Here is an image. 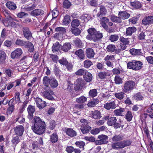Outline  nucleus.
Listing matches in <instances>:
<instances>
[{"label": "nucleus", "mask_w": 153, "mask_h": 153, "mask_svg": "<svg viewBox=\"0 0 153 153\" xmlns=\"http://www.w3.org/2000/svg\"><path fill=\"white\" fill-rule=\"evenodd\" d=\"M75 54L81 59H83L85 57L83 51L82 50L80 49L76 51Z\"/></svg>", "instance_id": "nucleus-34"}, {"label": "nucleus", "mask_w": 153, "mask_h": 153, "mask_svg": "<svg viewBox=\"0 0 153 153\" xmlns=\"http://www.w3.org/2000/svg\"><path fill=\"white\" fill-rule=\"evenodd\" d=\"M130 53L132 55H141V50L140 49H136L132 48L130 50Z\"/></svg>", "instance_id": "nucleus-29"}, {"label": "nucleus", "mask_w": 153, "mask_h": 153, "mask_svg": "<svg viewBox=\"0 0 153 153\" xmlns=\"http://www.w3.org/2000/svg\"><path fill=\"white\" fill-rule=\"evenodd\" d=\"M71 5V4L69 1L68 0H64L63 3V6L64 8H69Z\"/></svg>", "instance_id": "nucleus-58"}, {"label": "nucleus", "mask_w": 153, "mask_h": 153, "mask_svg": "<svg viewBox=\"0 0 153 153\" xmlns=\"http://www.w3.org/2000/svg\"><path fill=\"white\" fill-rule=\"evenodd\" d=\"M74 44L76 46L79 48H81L82 46V43L81 40L79 38H77L74 40Z\"/></svg>", "instance_id": "nucleus-36"}, {"label": "nucleus", "mask_w": 153, "mask_h": 153, "mask_svg": "<svg viewBox=\"0 0 153 153\" xmlns=\"http://www.w3.org/2000/svg\"><path fill=\"white\" fill-rule=\"evenodd\" d=\"M120 142L122 149L125 147L130 146L132 143L130 140H124L123 141Z\"/></svg>", "instance_id": "nucleus-31"}, {"label": "nucleus", "mask_w": 153, "mask_h": 153, "mask_svg": "<svg viewBox=\"0 0 153 153\" xmlns=\"http://www.w3.org/2000/svg\"><path fill=\"white\" fill-rule=\"evenodd\" d=\"M131 5L132 7L136 9L140 8L141 7V3L138 1L131 2Z\"/></svg>", "instance_id": "nucleus-38"}, {"label": "nucleus", "mask_w": 153, "mask_h": 153, "mask_svg": "<svg viewBox=\"0 0 153 153\" xmlns=\"http://www.w3.org/2000/svg\"><path fill=\"white\" fill-rule=\"evenodd\" d=\"M35 101L36 103L37 107L39 109L42 108L46 106L45 102L42 101L41 99L39 98H36L35 100Z\"/></svg>", "instance_id": "nucleus-13"}, {"label": "nucleus", "mask_w": 153, "mask_h": 153, "mask_svg": "<svg viewBox=\"0 0 153 153\" xmlns=\"http://www.w3.org/2000/svg\"><path fill=\"white\" fill-rule=\"evenodd\" d=\"M55 31H56L59 32L61 33H64L66 32V30L64 27H58L56 28Z\"/></svg>", "instance_id": "nucleus-62"}, {"label": "nucleus", "mask_w": 153, "mask_h": 153, "mask_svg": "<svg viewBox=\"0 0 153 153\" xmlns=\"http://www.w3.org/2000/svg\"><path fill=\"white\" fill-rule=\"evenodd\" d=\"M61 46L59 42H56L53 45L52 47V51L53 53L59 51L61 48Z\"/></svg>", "instance_id": "nucleus-19"}, {"label": "nucleus", "mask_w": 153, "mask_h": 153, "mask_svg": "<svg viewBox=\"0 0 153 153\" xmlns=\"http://www.w3.org/2000/svg\"><path fill=\"white\" fill-rule=\"evenodd\" d=\"M88 32L89 34L86 36L87 39L90 40H92L93 36L97 33L96 30L94 28H90L88 29Z\"/></svg>", "instance_id": "nucleus-12"}, {"label": "nucleus", "mask_w": 153, "mask_h": 153, "mask_svg": "<svg viewBox=\"0 0 153 153\" xmlns=\"http://www.w3.org/2000/svg\"><path fill=\"white\" fill-rule=\"evenodd\" d=\"M120 142H116L112 143L111 144V147L112 149H117L121 148Z\"/></svg>", "instance_id": "nucleus-30"}, {"label": "nucleus", "mask_w": 153, "mask_h": 153, "mask_svg": "<svg viewBox=\"0 0 153 153\" xmlns=\"http://www.w3.org/2000/svg\"><path fill=\"white\" fill-rule=\"evenodd\" d=\"M117 102V101L115 100L106 103L104 105V107L107 110L114 109L118 106Z\"/></svg>", "instance_id": "nucleus-8"}, {"label": "nucleus", "mask_w": 153, "mask_h": 153, "mask_svg": "<svg viewBox=\"0 0 153 153\" xmlns=\"http://www.w3.org/2000/svg\"><path fill=\"white\" fill-rule=\"evenodd\" d=\"M124 108H120L119 109L115 110L114 112L116 116H122L124 115Z\"/></svg>", "instance_id": "nucleus-32"}, {"label": "nucleus", "mask_w": 153, "mask_h": 153, "mask_svg": "<svg viewBox=\"0 0 153 153\" xmlns=\"http://www.w3.org/2000/svg\"><path fill=\"white\" fill-rule=\"evenodd\" d=\"M99 102L98 100H93L89 102L88 104V105L89 107H94Z\"/></svg>", "instance_id": "nucleus-51"}, {"label": "nucleus", "mask_w": 153, "mask_h": 153, "mask_svg": "<svg viewBox=\"0 0 153 153\" xmlns=\"http://www.w3.org/2000/svg\"><path fill=\"white\" fill-rule=\"evenodd\" d=\"M24 46L26 48H29L28 50L30 52H32L33 51L34 47L31 42H30L25 41V43Z\"/></svg>", "instance_id": "nucleus-21"}, {"label": "nucleus", "mask_w": 153, "mask_h": 153, "mask_svg": "<svg viewBox=\"0 0 153 153\" xmlns=\"http://www.w3.org/2000/svg\"><path fill=\"white\" fill-rule=\"evenodd\" d=\"M14 131L16 134L19 136H21L24 131V127L22 125L17 126L14 128Z\"/></svg>", "instance_id": "nucleus-10"}, {"label": "nucleus", "mask_w": 153, "mask_h": 153, "mask_svg": "<svg viewBox=\"0 0 153 153\" xmlns=\"http://www.w3.org/2000/svg\"><path fill=\"white\" fill-rule=\"evenodd\" d=\"M70 16L69 15H66L63 20L62 24L64 25H67L70 22Z\"/></svg>", "instance_id": "nucleus-43"}, {"label": "nucleus", "mask_w": 153, "mask_h": 153, "mask_svg": "<svg viewBox=\"0 0 153 153\" xmlns=\"http://www.w3.org/2000/svg\"><path fill=\"white\" fill-rule=\"evenodd\" d=\"M86 56L88 58L91 59L94 57L95 54L94 50L91 48H88L86 49Z\"/></svg>", "instance_id": "nucleus-16"}, {"label": "nucleus", "mask_w": 153, "mask_h": 153, "mask_svg": "<svg viewBox=\"0 0 153 153\" xmlns=\"http://www.w3.org/2000/svg\"><path fill=\"white\" fill-rule=\"evenodd\" d=\"M87 98L84 96H81L76 99V101L78 103H83L86 101Z\"/></svg>", "instance_id": "nucleus-53"}, {"label": "nucleus", "mask_w": 153, "mask_h": 153, "mask_svg": "<svg viewBox=\"0 0 153 153\" xmlns=\"http://www.w3.org/2000/svg\"><path fill=\"white\" fill-rule=\"evenodd\" d=\"M33 121V125L31 128L33 132L38 135L43 134L45 131L46 126L44 121L38 117H34Z\"/></svg>", "instance_id": "nucleus-1"}, {"label": "nucleus", "mask_w": 153, "mask_h": 153, "mask_svg": "<svg viewBox=\"0 0 153 153\" xmlns=\"http://www.w3.org/2000/svg\"><path fill=\"white\" fill-rule=\"evenodd\" d=\"M70 31L73 34L76 36L79 35L81 33L80 30L77 28L71 27Z\"/></svg>", "instance_id": "nucleus-42"}, {"label": "nucleus", "mask_w": 153, "mask_h": 153, "mask_svg": "<svg viewBox=\"0 0 153 153\" xmlns=\"http://www.w3.org/2000/svg\"><path fill=\"white\" fill-rule=\"evenodd\" d=\"M24 36L27 40H30L32 38V33L29 28L27 27H23L22 30Z\"/></svg>", "instance_id": "nucleus-7"}, {"label": "nucleus", "mask_w": 153, "mask_h": 153, "mask_svg": "<svg viewBox=\"0 0 153 153\" xmlns=\"http://www.w3.org/2000/svg\"><path fill=\"white\" fill-rule=\"evenodd\" d=\"M80 24L79 21L77 19H74L71 22V26L72 27H76L79 26Z\"/></svg>", "instance_id": "nucleus-47"}, {"label": "nucleus", "mask_w": 153, "mask_h": 153, "mask_svg": "<svg viewBox=\"0 0 153 153\" xmlns=\"http://www.w3.org/2000/svg\"><path fill=\"white\" fill-rule=\"evenodd\" d=\"M22 51L21 48L16 49L11 54V57L13 59H18L22 53Z\"/></svg>", "instance_id": "nucleus-6"}, {"label": "nucleus", "mask_w": 153, "mask_h": 153, "mask_svg": "<svg viewBox=\"0 0 153 153\" xmlns=\"http://www.w3.org/2000/svg\"><path fill=\"white\" fill-rule=\"evenodd\" d=\"M136 30V29L134 27H129L126 29V34L127 35L130 36L133 33L135 32Z\"/></svg>", "instance_id": "nucleus-27"}, {"label": "nucleus", "mask_w": 153, "mask_h": 153, "mask_svg": "<svg viewBox=\"0 0 153 153\" xmlns=\"http://www.w3.org/2000/svg\"><path fill=\"white\" fill-rule=\"evenodd\" d=\"M25 41L19 39H17L15 43L16 45L19 46H24Z\"/></svg>", "instance_id": "nucleus-64"}, {"label": "nucleus", "mask_w": 153, "mask_h": 153, "mask_svg": "<svg viewBox=\"0 0 153 153\" xmlns=\"http://www.w3.org/2000/svg\"><path fill=\"white\" fill-rule=\"evenodd\" d=\"M58 139V137L56 133H53L50 136V140L53 143L56 142Z\"/></svg>", "instance_id": "nucleus-37"}, {"label": "nucleus", "mask_w": 153, "mask_h": 153, "mask_svg": "<svg viewBox=\"0 0 153 153\" xmlns=\"http://www.w3.org/2000/svg\"><path fill=\"white\" fill-rule=\"evenodd\" d=\"M12 19H5L3 22V23L4 25L8 27L11 25V22L10 21V20Z\"/></svg>", "instance_id": "nucleus-61"}, {"label": "nucleus", "mask_w": 153, "mask_h": 153, "mask_svg": "<svg viewBox=\"0 0 153 153\" xmlns=\"http://www.w3.org/2000/svg\"><path fill=\"white\" fill-rule=\"evenodd\" d=\"M116 47L114 45H108L106 48V50L109 52H115Z\"/></svg>", "instance_id": "nucleus-45"}, {"label": "nucleus", "mask_w": 153, "mask_h": 153, "mask_svg": "<svg viewBox=\"0 0 153 153\" xmlns=\"http://www.w3.org/2000/svg\"><path fill=\"white\" fill-rule=\"evenodd\" d=\"M97 92L96 89L91 90L89 93V96L90 97L93 98L97 95Z\"/></svg>", "instance_id": "nucleus-44"}, {"label": "nucleus", "mask_w": 153, "mask_h": 153, "mask_svg": "<svg viewBox=\"0 0 153 153\" xmlns=\"http://www.w3.org/2000/svg\"><path fill=\"white\" fill-rule=\"evenodd\" d=\"M6 58V54L4 52L2 51H0V63L4 62Z\"/></svg>", "instance_id": "nucleus-41"}, {"label": "nucleus", "mask_w": 153, "mask_h": 153, "mask_svg": "<svg viewBox=\"0 0 153 153\" xmlns=\"http://www.w3.org/2000/svg\"><path fill=\"white\" fill-rule=\"evenodd\" d=\"M59 62L61 64L65 65H66L68 63V61L64 57H62L61 59L59 60Z\"/></svg>", "instance_id": "nucleus-60"}, {"label": "nucleus", "mask_w": 153, "mask_h": 153, "mask_svg": "<svg viewBox=\"0 0 153 153\" xmlns=\"http://www.w3.org/2000/svg\"><path fill=\"white\" fill-rule=\"evenodd\" d=\"M76 145L78 147L81 148H82L83 150H84V146L85 145V143L82 141H77L75 143Z\"/></svg>", "instance_id": "nucleus-50"}, {"label": "nucleus", "mask_w": 153, "mask_h": 153, "mask_svg": "<svg viewBox=\"0 0 153 153\" xmlns=\"http://www.w3.org/2000/svg\"><path fill=\"white\" fill-rule=\"evenodd\" d=\"M115 59L114 56L113 55H108L104 58V60L105 61L114 60Z\"/></svg>", "instance_id": "nucleus-63"}, {"label": "nucleus", "mask_w": 153, "mask_h": 153, "mask_svg": "<svg viewBox=\"0 0 153 153\" xmlns=\"http://www.w3.org/2000/svg\"><path fill=\"white\" fill-rule=\"evenodd\" d=\"M143 23L145 25H147L153 23V16H149L144 17L142 20Z\"/></svg>", "instance_id": "nucleus-14"}, {"label": "nucleus", "mask_w": 153, "mask_h": 153, "mask_svg": "<svg viewBox=\"0 0 153 153\" xmlns=\"http://www.w3.org/2000/svg\"><path fill=\"white\" fill-rule=\"evenodd\" d=\"M27 111L28 113L27 118L30 120H31L33 117V114L35 111L34 106L31 105H29L27 108Z\"/></svg>", "instance_id": "nucleus-11"}, {"label": "nucleus", "mask_w": 153, "mask_h": 153, "mask_svg": "<svg viewBox=\"0 0 153 153\" xmlns=\"http://www.w3.org/2000/svg\"><path fill=\"white\" fill-rule=\"evenodd\" d=\"M142 63L140 61L133 60L127 63V67L135 71L139 70L142 68Z\"/></svg>", "instance_id": "nucleus-3"}, {"label": "nucleus", "mask_w": 153, "mask_h": 153, "mask_svg": "<svg viewBox=\"0 0 153 153\" xmlns=\"http://www.w3.org/2000/svg\"><path fill=\"white\" fill-rule=\"evenodd\" d=\"M84 81L82 78L77 79L75 82V86L74 88L76 90H78L81 88L84 85Z\"/></svg>", "instance_id": "nucleus-9"}, {"label": "nucleus", "mask_w": 153, "mask_h": 153, "mask_svg": "<svg viewBox=\"0 0 153 153\" xmlns=\"http://www.w3.org/2000/svg\"><path fill=\"white\" fill-rule=\"evenodd\" d=\"M36 5L35 4H33L31 6H23L22 7V9H24L25 11H30L34 9L36 7Z\"/></svg>", "instance_id": "nucleus-48"}, {"label": "nucleus", "mask_w": 153, "mask_h": 153, "mask_svg": "<svg viewBox=\"0 0 153 153\" xmlns=\"http://www.w3.org/2000/svg\"><path fill=\"white\" fill-rule=\"evenodd\" d=\"M19 141V139L18 136H16L13 137V139L11 140V142L13 145L14 146H16L18 144Z\"/></svg>", "instance_id": "nucleus-55"}, {"label": "nucleus", "mask_w": 153, "mask_h": 153, "mask_svg": "<svg viewBox=\"0 0 153 153\" xmlns=\"http://www.w3.org/2000/svg\"><path fill=\"white\" fill-rule=\"evenodd\" d=\"M115 97L119 100H122L126 96V95L124 93V92H121L117 93H116L114 94Z\"/></svg>", "instance_id": "nucleus-39"}, {"label": "nucleus", "mask_w": 153, "mask_h": 153, "mask_svg": "<svg viewBox=\"0 0 153 153\" xmlns=\"http://www.w3.org/2000/svg\"><path fill=\"white\" fill-rule=\"evenodd\" d=\"M93 36L92 40H93L95 42L98 40L102 38V35L101 33L97 31V33H95L94 35H93Z\"/></svg>", "instance_id": "nucleus-28"}, {"label": "nucleus", "mask_w": 153, "mask_h": 153, "mask_svg": "<svg viewBox=\"0 0 153 153\" xmlns=\"http://www.w3.org/2000/svg\"><path fill=\"white\" fill-rule=\"evenodd\" d=\"M93 117L95 119H99L101 117L100 112L97 110L91 112Z\"/></svg>", "instance_id": "nucleus-35"}, {"label": "nucleus", "mask_w": 153, "mask_h": 153, "mask_svg": "<svg viewBox=\"0 0 153 153\" xmlns=\"http://www.w3.org/2000/svg\"><path fill=\"white\" fill-rule=\"evenodd\" d=\"M132 116L131 111H128L126 114V118L128 121H130L132 118Z\"/></svg>", "instance_id": "nucleus-54"}, {"label": "nucleus", "mask_w": 153, "mask_h": 153, "mask_svg": "<svg viewBox=\"0 0 153 153\" xmlns=\"http://www.w3.org/2000/svg\"><path fill=\"white\" fill-rule=\"evenodd\" d=\"M66 134L71 137L75 136L76 135V132L72 128H68L66 131Z\"/></svg>", "instance_id": "nucleus-22"}, {"label": "nucleus", "mask_w": 153, "mask_h": 153, "mask_svg": "<svg viewBox=\"0 0 153 153\" xmlns=\"http://www.w3.org/2000/svg\"><path fill=\"white\" fill-rule=\"evenodd\" d=\"M120 40L122 42L123 44L126 45H128L129 43V40L128 39H126L123 37H121L120 38Z\"/></svg>", "instance_id": "nucleus-59"}, {"label": "nucleus", "mask_w": 153, "mask_h": 153, "mask_svg": "<svg viewBox=\"0 0 153 153\" xmlns=\"http://www.w3.org/2000/svg\"><path fill=\"white\" fill-rule=\"evenodd\" d=\"M6 6L9 9L11 10H14L16 8V4L13 1H11L7 2Z\"/></svg>", "instance_id": "nucleus-18"}, {"label": "nucleus", "mask_w": 153, "mask_h": 153, "mask_svg": "<svg viewBox=\"0 0 153 153\" xmlns=\"http://www.w3.org/2000/svg\"><path fill=\"white\" fill-rule=\"evenodd\" d=\"M118 16L121 19H128L130 16V14L125 11L119 12Z\"/></svg>", "instance_id": "nucleus-17"}, {"label": "nucleus", "mask_w": 153, "mask_h": 153, "mask_svg": "<svg viewBox=\"0 0 153 153\" xmlns=\"http://www.w3.org/2000/svg\"><path fill=\"white\" fill-rule=\"evenodd\" d=\"M80 19L83 22H87L90 19V16L87 14H84L82 16Z\"/></svg>", "instance_id": "nucleus-57"}, {"label": "nucleus", "mask_w": 153, "mask_h": 153, "mask_svg": "<svg viewBox=\"0 0 153 153\" xmlns=\"http://www.w3.org/2000/svg\"><path fill=\"white\" fill-rule=\"evenodd\" d=\"M119 39V36L117 34L111 35L109 37V39L111 42L117 41Z\"/></svg>", "instance_id": "nucleus-49"}, {"label": "nucleus", "mask_w": 153, "mask_h": 153, "mask_svg": "<svg viewBox=\"0 0 153 153\" xmlns=\"http://www.w3.org/2000/svg\"><path fill=\"white\" fill-rule=\"evenodd\" d=\"M110 19L112 22L118 23L121 22V19L119 16L118 17L114 15H111L110 16Z\"/></svg>", "instance_id": "nucleus-40"}, {"label": "nucleus", "mask_w": 153, "mask_h": 153, "mask_svg": "<svg viewBox=\"0 0 153 153\" xmlns=\"http://www.w3.org/2000/svg\"><path fill=\"white\" fill-rule=\"evenodd\" d=\"M92 65V62L89 60H87L84 62V66L85 68H88Z\"/></svg>", "instance_id": "nucleus-52"}, {"label": "nucleus", "mask_w": 153, "mask_h": 153, "mask_svg": "<svg viewBox=\"0 0 153 153\" xmlns=\"http://www.w3.org/2000/svg\"><path fill=\"white\" fill-rule=\"evenodd\" d=\"M135 85V82L132 81L126 82L123 85V91L124 92L127 93L132 90Z\"/></svg>", "instance_id": "nucleus-4"}, {"label": "nucleus", "mask_w": 153, "mask_h": 153, "mask_svg": "<svg viewBox=\"0 0 153 153\" xmlns=\"http://www.w3.org/2000/svg\"><path fill=\"white\" fill-rule=\"evenodd\" d=\"M49 88H46V87L45 88V91L42 92V94L43 96L44 97L49 100H52L54 99L52 96L54 93Z\"/></svg>", "instance_id": "nucleus-5"}, {"label": "nucleus", "mask_w": 153, "mask_h": 153, "mask_svg": "<svg viewBox=\"0 0 153 153\" xmlns=\"http://www.w3.org/2000/svg\"><path fill=\"white\" fill-rule=\"evenodd\" d=\"M71 48V45L69 42H67L63 44L61 47L62 50L65 52H67Z\"/></svg>", "instance_id": "nucleus-24"}, {"label": "nucleus", "mask_w": 153, "mask_h": 153, "mask_svg": "<svg viewBox=\"0 0 153 153\" xmlns=\"http://www.w3.org/2000/svg\"><path fill=\"white\" fill-rule=\"evenodd\" d=\"M86 70L84 69H81L78 70L75 72L76 75L78 76H82L85 73Z\"/></svg>", "instance_id": "nucleus-56"}, {"label": "nucleus", "mask_w": 153, "mask_h": 153, "mask_svg": "<svg viewBox=\"0 0 153 153\" xmlns=\"http://www.w3.org/2000/svg\"><path fill=\"white\" fill-rule=\"evenodd\" d=\"M43 83L46 86V88L50 89L49 85L53 88H56L58 85V83L56 79L53 77L45 76L43 78Z\"/></svg>", "instance_id": "nucleus-2"}, {"label": "nucleus", "mask_w": 153, "mask_h": 153, "mask_svg": "<svg viewBox=\"0 0 153 153\" xmlns=\"http://www.w3.org/2000/svg\"><path fill=\"white\" fill-rule=\"evenodd\" d=\"M44 13V11L40 9H35L31 12L30 14L33 16L42 15Z\"/></svg>", "instance_id": "nucleus-15"}, {"label": "nucleus", "mask_w": 153, "mask_h": 153, "mask_svg": "<svg viewBox=\"0 0 153 153\" xmlns=\"http://www.w3.org/2000/svg\"><path fill=\"white\" fill-rule=\"evenodd\" d=\"M91 129V127L87 125L85 126H81L80 129L83 134H85L88 132Z\"/></svg>", "instance_id": "nucleus-33"}, {"label": "nucleus", "mask_w": 153, "mask_h": 153, "mask_svg": "<svg viewBox=\"0 0 153 153\" xmlns=\"http://www.w3.org/2000/svg\"><path fill=\"white\" fill-rule=\"evenodd\" d=\"M106 10L105 7L103 6H101L100 8V13L97 14V16L99 17L100 15H105L106 13Z\"/></svg>", "instance_id": "nucleus-46"}, {"label": "nucleus", "mask_w": 153, "mask_h": 153, "mask_svg": "<svg viewBox=\"0 0 153 153\" xmlns=\"http://www.w3.org/2000/svg\"><path fill=\"white\" fill-rule=\"evenodd\" d=\"M123 139V136L121 134L115 135L112 138V140L114 142H120Z\"/></svg>", "instance_id": "nucleus-25"}, {"label": "nucleus", "mask_w": 153, "mask_h": 153, "mask_svg": "<svg viewBox=\"0 0 153 153\" xmlns=\"http://www.w3.org/2000/svg\"><path fill=\"white\" fill-rule=\"evenodd\" d=\"M84 78L86 82H89L92 80V76L91 74L86 71L84 76Z\"/></svg>", "instance_id": "nucleus-23"}, {"label": "nucleus", "mask_w": 153, "mask_h": 153, "mask_svg": "<svg viewBox=\"0 0 153 153\" xmlns=\"http://www.w3.org/2000/svg\"><path fill=\"white\" fill-rule=\"evenodd\" d=\"M117 121L116 117H113L110 118L107 121V124L108 126H112Z\"/></svg>", "instance_id": "nucleus-26"}, {"label": "nucleus", "mask_w": 153, "mask_h": 153, "mask_svg": "<svg viewBox=\"0 0 153 153\" xmlns=\"http://www.w3.org/2000/svg\"><path fill=\"white\" fill-rule=\"evenodd\" d=\"M22 111H20L18 113L17 117L16 118V122L18 121L20 123L22 124L25 122V119L22 116Z\"/></svg>", "instance_id": "nucleus-20"}]
</instances>
